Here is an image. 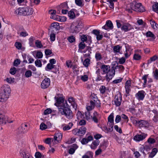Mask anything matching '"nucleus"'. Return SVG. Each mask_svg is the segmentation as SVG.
Instances as JSON below:
<instances>
[{"label": "nucleus", "mask_w": 158, "mask_h": 158, "mask_svg": "<svg viewBox=\"0 0 158 158\" xmlns=\"http://www.w3.org/2000/svg\"><path fill=\"white\" fill-rule=\"evenodd\" d=\"M62 9H67L68 8V6L67 3L64 2L60 5V7Z\"/></svg>", "instance_id": "nucleus-48"}, {"label": "nucleus", "mask_w": 158, "mask_h": 158, "mask_svg": "<svg viewBox=\"0 0 158 158\" xmlns=\"http://www.w3.org/2000/svg\"><path fill=\"white\" fill-rule=\"evenodd\" d=\"M56 14L53 15L51 16L50 18L56 21H64L66 20L65 17H63L61 18H62L63 19V20H61V19H60L61 17L56 15Z\"/></svg>", "instance_id": "nucleus-22"}, {"label": "nucleus", "mask_w": 158, "mask_h": 158, "mask_svg": "<svg viewBox=\"0 0 158 158\" xmlns=\"http://www.w3.org/2000/svg\"><path fill=\"white\" fill-rule=\"evenodd\" d=\"M56 102L55 104V105L58 106V108L62 104L65 102H64V99L61 97L57 98L56 99Z\"/></svg>", "instance_id": "nucleus-21"}, {"label": "nucleus", "mask_w": 158, "mask_h": 158, "mask_svg": "<svg viewBox=\"0 0 158 158\" xmlns=\"http://www.w3.org/2000/svg\"><path fill=\"white\" fill-rule=\"evenodd\" d=\"M84 24L82 21L79 19L73 22L70 27V31L73 33L79 32L83 27Z\"/></svg>", "instance_id": "nucleus-4"}, {"label": "nucleus", "mask_w": 158, "mask_h": 158, "mask_svg": "<svg viewBox=\"0 0 158 158\" xmlns=\"http://www.w3.org/2000/svg\"><path fill=\"white\" fill-rule=\"evenodd\" d=\"M141 58V56L135 53L134 54L133 59L135 60H139Z\"/></svg>", "instance_id": "nucleus-51"}, {"label": "nucleus", "mask_w": 158, "mask_h": 158, "mask_svg": "<svg viewBox=\"0 0 158 158\" xmlns=\"http://www.w3.org/2000/svg\"><path fill=\"white\" fill-rule=\"evenodd\" d=\"M88 78V76L86 75H84L81 76V79L84 82L87 81Z\"/></svg>", "instance_id": "nucleus-56"}, {"label": "nucleus", "mask_w": 158, "mask_h": 158, "mask_svg": "<svg viewBox=\"0 0 158 158\" xmlns=\"http://www.w3.org/2000/svg\"><path fill=\"white\" fill-rule=\"evenodd\" d=\"M15 47L19 50L21 49L22 47V44L20 42H16L15 44Z\"/></svg>", "instance_id": "nucleus-43"}, {"label": "nucleus", "mask_w": 158, "mask_h": 158, "mask_svg": "<svg viewBox=\"0 0 158 158\" xmlns=\"http://www.w3.org/2000/svg\"><path fill=\"white\" fill-rule=\"evenodd\" d=\"M43 56V55L42 52L40 51L37 52L36 54V57L39 59L42 58Z\"/></svg>", "instance_id": "nucleus-61"}, {"label": "nucleus", "mask_w": 158, "mask_h": 158, "mask_svg": "<svg viewBox=\"0 0 158 158\" xmlns=\"http://www.w3.org/2000/svg\"><path fill=\"white\" fill-rule=\"evenodd\" d=\"M123 79V78L120 77L119 79L114 80L112 81L113 84H117L121 82Z\"/></svg>", "instance_id": "nucleus-58"}, {"label": "nucleus", "mask_w": 158, "mask_h": 158, "mask_svg": "<svg viewBox=\"0 0 158 158\" xmlns=\"http://www.w3.org/2000/svg\"><path fill=\"white\" fill-rule=\"evenodd\" d=\"M133 29L132 26L128 23L124 24L121 27V30L125 32L128 31Z\"/></svg>", "instance_id": "nucleus-14"}, {"label": "nucleus", "mask_w": 158, "mask_h": 158, "mask_svg": "<svg viewBox=\"0 0 158 158\" xmlns=\"http://www.w3.org/2000/svg\"><path fill=\"white\" fill-rule=\"evenodd\" d=\"M32 72L30 70H28L25 72L24 76L28 78L32 76Z\"/></svg>", "instance_id": "nucleus-41"}, {"label": "nucleus", "mask_w": 158, "mask_h": 158, "mask_svg": "<svg viewBox=\"0 0 158 158\" xmlns=\"http://www.w3.org/2000/svg\"><path fill=\"white\" fill-rule=\"evenodd\" d=\"M86 124V121L85 120L82 119L80 121H79V123H78V125L80 126H83L84 125Z\"/></svg>", "instance_id": "nucleus-62"}, {"label": "nucleus", "mask_w": 158, "mask_h": 158, "mask_svg": "<svg viewBox=\"0 0 158 158\" xmlns=\"http://www.w3.org/2000/svg\"><path fill=\"white\" fill-rule=\"evenodd\" d=\"M91 98L93 100H92L94 102V106L98 107H101L100 101L98 99V98L96 95L94 94L92 95L91 97Z\"/></svg>", "instance_id": "nucleus-13"}, {"label": "nucleus", "mask_w": 158, "mask_h": 158, "mask_svg": "<svg viewBox=\"0 0 158 158\" xmlns=\"http://www.w3.org/2000/svg\"><path fill=\"white\" fill-rule=\"evenodd\" d=\"M52 112V110L50 108H48L45 110L44 112V115H47L51 114Z\"/></svg>", "instance_id": "nucleus-57"}, {"label": "nucleus", "mask_w": 158, "mask_h": 158, "mask_svg": "<svg viewBox=\"0 0 158 158\" xmlns=\"http://www.w3.org/2000/svg\"><path fill=\"white\" fill-rule=\"evenodd\" d=\"M100 68L102 71V74H106L105 77L107 81H109L115 74V71L114 67H112L110 69L109 65L103 64L101 66Z\"/></svg>", "instance_id": "nucleus-2"}, {"label": "nucleus", "mask_w": 158, "mask_h": 158, "mask_svg": "<svg viewBox=\"0 0 158 158\" xmlns=\"http://www.w3.org/2000/svg\"><path fill=\"white\" fill-rule=\"evenodd\" d=\"M114 114L111 113L108 118V123H114Z\"/></svg>", "instance_id": "nucleus-40"}, {"label": "nucleus", "mask_w": 158, "mask_h": 158, "mask_svg": "<svg viewBox=\"0 0 158 158\" xmlns=\"http://www.w3.org/2000/svg\"><path fill=\"white\" fill-rule=\"evenodd\" d=\"M130 119L133 123L135 124L136 125H138L139 121H137L136 120L135 117L133 116H131Z\"/></svg>", "instance_id": "nucleus-46"}, {"label": "nucleus", "mask_w": 158, "mask_h": 158, "mask_svg": "<svg viewBox=\"0 0 158 158\" xmlns=\"http://www.w3.org/2000/svg\"><path fill=\"white\" fill-rule=\"evenodd\" d=\"M78 130L79 136H81L85 134L86 131V129L85 127L82 126Z\"/></svg>", "instance_id": "nucleus-25"}, {"label": "nucleus", "mask_w": 158, "mask_h": 158, "mask_svg": "<svg viewBox=\"0 0 158 158\" xmlns=\"http://www.w3.org/2000/svg\"><path fill=\"white\" fill-rule=\"evenodd\" d=\"M7 116H6L4 112L2 110H0V125L5 124L7 122L9 123H12L13 121H9Z\"/></svg>", "instance_id": "nucleus-6"}, {"label": "nucleus", "mask_w": 158, "mask_h": 158, "mask_svg": "<svg viewBox=\"0 0 158 158\" xmlns=\"http://www.w3.org/2000/svg\"><path fill=\"white\" fill-rule=\"evenodd\" d=\"M97 77L96 79V81H100L102 80H105V77H102L100 74H96Z\"/></svg>", "instance_id": "nucleus-50"}, {"label": "nucleus", "mask_w": 158, "mask_h": 158, "mask_svg": "<svg viewBox=\"0 0 158 158\" xmlns=\"http://www.w3.org/2000/svg\"><path fill=\"white\" fill-rule=\"evenodd\" d=\"M90 60L89 58L85 59L83 62V65L86 67H87L90 64Z\"/></svg>", "instance_id": "nucleus-38"}, {"label": "nucleus", "mask_w": 158, "mask_h": 158, "mask_svg": "<svg viewBox=\"0 0 158 158\" xmlns=\"http://www.w3.org/2000/svg\"><path fill=\"white\" fill-rule=\"evenodd\" d=\"M147 136V134L142 133L141 134H137L134 137V139L136 142H139L144 139Z\"/></svg>", "instance_id": "nucleus-10"}, {"label": "nucleus", "mask_w": 158, "mask_h": 158, "mask_svg": "<svg viewBox=\"0 0 158 158\" xmlns=\"http://www.w3.org/2000/svg\"><path fill=\"white\" fill-rule=\"evenodd\" d=\"M99 143L100 141L98 140H96L94 141L90 145L91 148L93 149H95L99 145Z\"/></svg>", "instance_id": "nucleus-24"}, {"label": "nucleus", "mask_w": 158, "mask_h": 158, "mask_svg": "<svg viewBox=\"0 0 158 158\" xmlns=\"http://www.w3.org/2000/svg\"><path fill=\"white\" fill-rule=\"evenodd\" d=\"M60 28L59 24L57 22H54L51 23L49 30L51 31L56 33L57 31Z\"/></svg>", "instance_id": "nucleus-9"}, {"label": "nucleus", "mask_w": 158, "mask_h": 158, "mask_svg": "<svg viewBox=\"0 0 158 158\" xmlns=\"http://www.w3.org/2000/svg\"><path fill=\"white\" fill-rule=\"evenodd\" d=\"M147 142L150 144H152L155 143L156 140L154 138H152L151 137H150L147 140Z\"/></svg>", "instance_id": "nucleus-53"}, {"label": "nucleus", "mask_w": 158, "mask_h": 158, "mask_svg": "<svg viewBox=\"0 0 158 158\" xmlns=\"http://www.w3.org/2000/svg\"><path fill=\"white\" fill-rule=\"evenodd\" d=\"M150 22L152 28L154 29H156L158 27V25L154 20H150Z\"/></svg>", "instance_id": "nucleus-33"}, {"label": "nucleus", "mask_w": 158, "mask_h": 158, "mask_svg": "<svg viewBox=\"0 0 158 158\" xmlns=\"http://www.w3.org/2000/svg\"><path fill=\"white\" fill-rule=\"evenodd\" d=\"M148 74L144 75L142 78V79L144 81L143 84V86L144 88L146 87L145 85L147 83V78L148 77Z\"/></svg>", "instance_id": "nucleus-34"}, {"label": "nucleus", "mask_w": 158, "mask_h": 158, "mask_svg": "<svg viewBox=\"0 0 158 158\" xmlns=\"http://www.w3.org/2000/svg\"><path fill=\"white\" fill-rule=\"evenodd\" d=\"M95 58L97 61L101 60L102 59L101 54L98 52H96L95 55Z\"/></svg>", "instance_id": "nucleus-35"}, {"label": "nucleus", "mask_w": 158, "mask_h": 158, "mask_svg": "<svg viewBox=\"0 0 158 158\" xmlns=\"http://www.w3.org/2000/svg\"><path fill=\"white\" fill-rule=\"evenodd\" d=\"M122 100V97L121 94H118L115 95L114 100L112 102V104L115 105L116 106H119L121 104Z\"/></svg>", "instance_id": "nucleus-7"}, {"label": "nucleus", "mask_w": 158, "mask_h": 158, "mask_svg": "<svg viewBox=\"0 0 158 158\" xmlns=\"http://www.w3.org/2000/svg\"><path fill=\"white\" fill-rule=\"evenodd\" d=\"M35 158H41L43 157V155H42L39 152H37L35 154Z\"/></svg>", "instance_id": "nucleus-64"}, {"label": "nucleus", "mask_w": 158, "mask_h": 158, "mask_svg": "<svg viewBox=\"0 0 158 158\" xmlns=\"http://www.w3.org/2000/svg\"><path fill=\"white\" fill-rule=\"evenodd\" d=\"M91 33L96 36L97 40H101L103 38V35L102 33L101 34V32L99 30L94 29L92 31Z\"/></svg>", "instance_id": "nucleus-16"}, {"label": "nucleus", "mask_w": 158, "mask_h": 158, "mask_svg": "<svg viewBox=\"0 0 158 158\" xmlns=\"http://www.w3.org/2000/svg\"><path fill=\"white\" fill-rule=\"evenodd\" d=\"M35 65L39 67H40L42 66V64L40 60H37L35 61Z\"/></svg>", "instance_id": "nucleus-52"}, {"label": "nucleus", "mask_w": 158, "mask_h": 158, "mask_svg": "<svg viewBox=\"0 0 158 158\" xmlns=\"http://www.w3.org/2000/svg\"><path fill=\"white\" fill-rule=\"evenodd\" d=\"M55 65L54 64H51L48 63L47 65L45 68V70L47 71H49L50 70L54 68Z\"/></svg>", "instance_id": "nucleus-32"}, {"label": "nucleus", "mask_w": 158, "mask_h": 158, "mask_svg": "<svg viewBox=\"0 0 158 158\" xmlns=\"http://www.w3.org/2000/svg\"><path fill=\"white\" fill-rule=\"evenodd\" d=\"M146 93L143 90H140L135 95V97L136 98L139 100H143Z\"/></svg>", "instance_id": "nucleus-12"}, {"label": "nucleus", "mask_w": 158, "mask_h": 158, "mask_svg": "<svg viewBox=\"0 0 158 158\" xmlns=\"http://www.w3.org/2000/svg\"><path fill=\"white\" fill-rule=\"evenodd\" d=\"M64 126L63 127V129L64 131H67L70 129L73 125V124L72 123H69L68 125H66L65 124H63L62 126Z\"/></svg>", "instance_id": "nucleus-26"}, {"label": "nucleus", "mask_w": 158, "mask_h": 158, "mask_svg": "<svg viewBox=\"0 0 158 158\" xmlns=\"http://www.w3.org/2000/svg\"><path fill=\"white\" fill-rule=\"evenodd\" d=\"M90 105L86 107L87 111H89L94 109L95 106L94 102L92 101H90Z\"/></svg>", "instance_id": "nucleus-29"}, {"label": "nucleus", "mask_w": 158, "mask_h": 158, "mask_svg": "<svg viewBox=\"0 0 158 158\" xmlns=\"http://www.w3.org/2000/svg\"><path fill=\"white\" fill-rule=\"evenodd\" d=\"M47 128V126L45 123H42L40 125V129L42 130H44Z\"/></svg>", "instance_id": "nucleus-54"}, {"label": "nucleus", "mask_w": 158, "mask_h": 158, "mask_svg": "<svg viewBox=\"0 0 158 158\" xmlns=\"http://www.w3.org/2000/svg\"><path fill=\"white\" fill-rule=\"evenodd\" d=\"M158 149L156 148H154L152 150V152L150 153L149 157L150 158L153 157L158 152Z\"/></svg>", "instance_id": "nucleus-28"}, {"label": "nucleus", "mask_w": 158, "mask_h": 158, "mask_svg": "<svg viewBox=\"0 0 158 158\" xmlns=\"http://www.w3.org/2000/svg\"><path fill=\"white\" fill-rule=\"evenodd\" d=\"M24 16L32 15L33 12V9L31 7L25 6L24 7Z\"/></svg>", "instance_id": "nucleus-18"}, {"label": "nucleus", "mask_w": 158, "mask_h": 158, "mask_svg": "<svg viewBox=\"0 0 158 158\" xmlns=\"http://www.w3.org/2000/svg\"><path fill=\"white\" fill-rule=\"evenodd\" d=\"M93 139V137L91 135H89L86 138H83L81 141L82 144H85L89 142Z\"/></svg>", "instance_id": "nucleus-20"}, {"label": "nucleus", "mask_w": 158, "mask_h": 158, "mask_svg": "<svg viewBox=\"0 0 158 158\" xmlns=\"http://www.w3.org/2000/svg\"><path fill=\"white\" fill-rule=\"evenodd\" d=\"M27 125L26 124H22L19 127L17 131L19 133H24L26 132L27 130Z\"/></svg>", "instance_id": "nucleus-17"}, {"label": "nucleus", "mask_w": 158, "mask_h": 158, "mask_svg": "<svg viewBox=\"0 0 158 158\" xmlns=\"http://www.w3.org/2000/svg\"><path fill=\"white\" fill-rule=\"evenodd\" d=\"M118 0H108V2H109L110 5L109 6L111 9H114V3L113 2H116Z\"/></svg>", "instance_id": "nucleus-47"}, {"label": "nucleus", "mask_w": 158, "mask_h": 158, "mask_svg": "<svg viewBox=\"0 0 158 158\" xmlns=\"http://www.w3.org/2000/svg\"><path fill=\"white\" fill-rule=\"evenodd\" d=\"M58 110L60 113L64 115L68 119H72L74 116L66 101H65V103L59 106Z\"/></svg>", "instance_id": "nucleus-1"}, {"label": "nucleus", "mask_w": 158, "mask_h": 158, "mask_svg": "<svg viewBox=\"0 0 158 158\" xmlns=\"http://www.w3.org/2000/svg\"><path fill=\"white\" fill-rule=\"evenodd\" d=\"M152 9L154 11L158 13V3H156L153 5Z\"/></svg>", "instance_id": "nucleus-42"}, {"label": "nucleus", "mask_w": 158, "mask_h": 158, "mask_svg": "<svg viewBox=\"0 0 158 158\" xmlns=\"http://www.w3.org/2000/svg\"><path fill=\"white\" fill-rule=\"evenodd\" d=\"M82 42H80L79 44V49L81 50L85 48V46H87V44H86L85 42L86 43H88V46L90 45V44L91 43V40H81Z\"/></svg>", "instance_id": "nucleus-19"}, {"label": "nucleus", "mask_w": 158, "mask_h": 158, "mask_svg": "<svg viewBox=\"0 0 158 158\" xmlns=\"http://www.w3.org/2000/svg\"><path fill=\"white\" fill-rule=\"evenodd\" d=\"M146 35L148 37H150L153 40L156 39V36L152 32L150 31L147 32L146 33Z\"/></svg>", "instance_id": "nucleus-31"}, {"label": "nucleus", "mask_w": 158, "mask_h": 158, "mask_svg": "<svg viewBox=\"0 0 158 158\" xmlns=\"http://www.w3.org/2000/svg\"><path fill=\"white\" fill-rule=\"evenodd\" d=\"M130 6L131 9L135 11L143 12L145 10L144 7L141 3L133 2L130 4Z\"/></svg>", "instance_id": "nucleus-5"}, {"label": "nucleus", "mask_w": 158, "mask_h": 158, "mask_svg": "<svg viewBox=\"0 0 158 158\" xmlns=\"http://www.w3.org/2000/svg\"><path fill=\"white\" fill-rule=\"evenodd\" d=\"M130 87L125 86L126 97L129 95V92L131 91Z\"/></svg>", "instance_id": "nucleus-59"}, {"label": "nucleus", "mask_w": 158, "mask_h": 158, "mask_svg": "<svg viewBox=\"0 0 158 158\" xmlns=\"http://www.w3.org/2000/svg\"><path fill=\"white\" fill-rule=\"evenodd\" d=\"M100 93L102 94H105L106 90V87L104 85H102L99 88Z\"/></svg>", "instance_id": "nucleus-44"}, {"label": "nucleus", "mask_w": 158, "mask_h": 158, "mask_svg": "<svg viewBox=\"0 0 158 158\" xmlns=\"http://www.w3.org/2000/svg\"><path fill=\"white\" fill-rule=\"evenodd\" d=\"M16 72V68L14 67L12 68H11L10 70V73L12 75H14Z\"/></svg>", "instance_id": "nucleus-60"}, {"label": "nucleus", "mask_w": 158, "mask_h": 158, "mask_svg": "<svg viewBox=\"0 0 158 158\" xmlns=\"http://www.w3.org/2000/svg\"><path fill=\"white\" fill-rule=\"evenodd\" d=\"M102 28L103 29L109 31L112 30L113 29L114 26L111 21L110 20H108L106 21L105 25Z\"/></svg>", "instance_id": "nucleus-11"}, {"label": "nucleus", "mask_w": 158, "mask_h": 158, "mask_svg": "<svg viewBox=\"0 0 158 158\" xmlns=\"http://www.w3.org/2000/svg\"><path fill=\"white\" fill-rule=\"evenodd\" d=\"M77 118L78 119H79L80 118H82L83 116V115L82 114L81 112L79 111H78L77 114Z\"/></svg>", "instance_id": "nucleus-63"}, {"label": "nucleus", "mask_w": 158, "mask_h": 158, "mask_svg": "<svg viewBox=\"0 0 158 158\" xmlns=\"http://www.w3.org/2000/svg\"><path fill=\"white\" fill-rule=\"evenodd\" d=\"M158 58L157 56L155 55L151 57L150 59L148 60V64H149L151 63L152 62L156 60Z\"/></svg>", "instance_id": "nucleus-36"}, {"label": "nucleus", "mask_w": 158, "mask_h": 158, "mask_svg": "<svg viewBox=\"0 0 158 158\" xmlns=\"http://www.w3.org/2000/svg\"><path fill=\"white\" fill-rule=\"evenodd\" d=\"M24 7L22 8L20 7L16 10L15 11V13H16L17 14L19 15H24Z\"/></svg>", "instance_id": "nucleus-27"}, {"label": "nucleus", "mask_w": 158, "mask_h": 158, "mask_svg": "<svg viewBox=\"0 0 158 158\" xmlns=\"http://www.w3.org/2000/svg\"><path fill=\"white\" fill-rule=\"evenodd\" d=\"M62 135L61 133L57 134L54 136V139L55 141L59 142L62 139Z\"/></svg>", "instance_id": "nucleus-30"}, {"label": "nucleus", "mask_w": 158, "mask_h": 158, "mask_svg": "<svg viewBox=\"0 0 158 158\" xmlns=\"http://www.w3.org/2000/svg\"><path fill=\"white\" fill-rule=\"evenodd\" d=\"M45 78L42 81L40 86L41 88L43 89L47 88L49 87L50 84V78L46 76H44Z\"/></svg>", "instance_id": "nucleus-8"}, {"label": "nucleus", "mask_w": 158, "mask_h": 158, "mask_svg": "<svg viewBox=\"0 0 158 158\" xmlns=\"http://www.w3.org/2000/svg\"><path fill=\"white\" fill-rule=\"evenodd\" d=\"M138 126L140 127L148 128L150 126V123L147 121L140 120L139 121Z\"/></svg>", "instance_id": "nucleus-15"}, {"label": "nucleus", "mask_w": 158, "mask_h": 158, "mask_svg": "<svg viewBox=\"0 0 158 158\" xmlns=\"http://www.w3.org/2000/svg\"><path fill=\"white\" fill-rule=\"evenodd\" d=\"M75 2L76 4L79 6L81 7L83 5L81 0H75Z\"/></svg>", "instance_id": "nucleus-55"}, {"label": "nucleus", "mask_w": 158, "mask_h": 158, "mask_svg": "<svg viewBox=\"0 0 158 158\" xmlns=\"http://www.w3.org/2000/svg\"><path fill=\"white\" fill-rule=\"evenodd\" d=\"M115 68L116 69H118L120 73L123 72L124 70V66L122 65H116Z\"/></svg>", "instance_id": "nucleus-39"}, {"label": "nucleus", "mask_w": 158, "mask_h": 158, "mask_svg": "<svg viewBox=\"0 0 158 158\" xmlns=\"http://www.w3.org/2000/svg\"><path fill=\"white\" fill-rule=\"evenodd\" d=\"M11 89L10 86L6 84L3 85L0 89V101L3 102L9 98Z\"/></svg>", "instance_id": "nucleus-3"}, {"label": "nucleus", "mask_w": 158, "mask_h": 158, "mask_svg": "<svg viewBox=\"0 0 158 158\" xmlns=\"http://www.w3.org/2000/svg\"><path fill=\"white\" fill-rule=\"evenodd\" d=\"M152 73L154 78L156 80H158V69H156Z\"/></svg>", "instance_id": "nucleus-37"}, {"label": "nucleus", "mask_w": 158, "mask_h": 158, "mask_svg": "<svg viewBox=\"0 0 158 158\" xmlns=\"http://www.w3.org/2000/svg\"><path fill=\"white\" fill-rule=\"evenodd\" d=\"M35 44L36 47L38 48H41L43 47V45L41 42L39 41V40H36L35 42Z\"/></svg>", "instance_id": "nucleus-49"}, {"label": "nucleus", "mask_w": 158, "mask_h": 158, "mask_svg": "<svg viewBox=\"0 0 158 158\" xmlns=\"http://www.w3.org/2000/svg\"><path fill=\"white\" fill-rule=\"evenodd\" d=\"M76 11V10L73 9L68 12V15L70 19H73L75 18L76 15L74 13V11Z\"/></svg>", "instance_id": "nucleus-23"}, {"label": "nucleus", "mask_w": 158, "mask_h": 158, "mask_svg": "<svg viewBox=\"0 0 158 158\" xmlns=\"http://www.w3.org/2000/svg\"><path fill=\"white\" fill-rule=\"evenodd\" d=\"M22 155L23 158H34L32 156L25 152L23 153Z\"/></svg>", "instance_id": "nucleus-45"}]
</instances>
